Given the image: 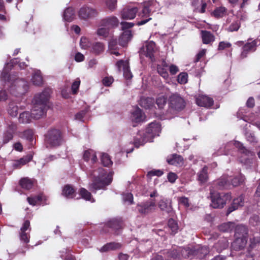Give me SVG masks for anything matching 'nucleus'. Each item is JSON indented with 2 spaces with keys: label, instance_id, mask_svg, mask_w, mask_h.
Listing matches in <instances>:
<instances>
[{
  "label": "nucleus",
  "instance_id": "46",
  "mask_svg": "<svg viewBox=\"0 0 260 260\" xmlns=\"http://www.w3.org/2000/svg\"><path fill=\"white\" fill-rule=\"evenodd\" d=\"M96 34L99 36L106 38L109 36V29L105 27L99 28L97 29Z\"/></svg>",
  "mask_w": 260,
  "mask_h": 260
},
{
  "label": "nucleus",
  "instance_id": "37",
  "mask_svg": "<svg viewBox=\"0 0 260 260\" xmlns=\"http://www.w3.org/2000/svg\"><path fill=\"white\" fill-rule=\"evenodd\" d=\"M227 9L224 7L216 8L212 13V15L216 18L223 17L226 15Z\"/></svg>",
  "mask_w": 260,
  "mask_h": 260
},
{
  "label": "nucleus",
  "instance_id": "33",
  "mask_svg": "<svg viewBox=\"0 0 260 260\" xmlns=\"http://www.w3.org/2000/svg\"><path fill=\"white\" fill-rule=\"evenodd\" d=\"M19 184L22 188L26 190L30 189L34 185L33 181L27 177L21 178L19 182Z\"/></svg>",
  "mask_w": 260,
  "mask_h": 260
},
{
  "label": "nucleus",
  "instance_id": "57",
  "mask_svg": "<svg viewBox=\"0 0 260 260\" xmlns=\"http://www.w3.org/2000/svg\"><path fill=\"white\" fill-rule=\"evenodd\" d=\"M163 172L160 170H154L148 172L147 176L151 178L153 176H161L163 174Z\"/></svg>",
  "mask_w": 260,
  "mask_h": 260
},
{
  "label": "nucleus",
  "instance_id": "49",
  "mask_svg": "<svg viewBox=\"0 0 260 260\" xmlns=\"http://www.w3.org/2000/svg\"><path fill=\"white\" fill-rule=\"evenodd\" d=\"M123 200L125 203H127L128 205L134 204V197L132 193H126L122 195Z\"/></svg>",
  "mask_w": 260,
  "mask_h": 260
},
{
  "label": "nucleus",
  "instance_id": "4",
  "mask_svg": "<svg viewBox=\"0 0 260 260\" xmlns=\"http://www.w3.org/2000/svg\"><path fill=\"white\" fill-rule=\"evenodd\" d=\"M63 134L57 128H50L44 135V143L47 148H54L64 143Z\"/></svg>",
  "mask_w": 260,
  "mask_h": 260
},
{
  "label": "nucleus",
  "instance_id": "2",
  "mask_svg": "<svg viewBox=\"0 0 260 260\" xmlns=\"http://www.w3.org/2000/svg\"><path fill=\"white\" fill-rule=\"evenodd\" d=\"M51 89L45 88L41 93L35 95L32 102L34 106L31 110L34 119H38L46 114L47 110V104L48 102Z\"/></svg>",
  "mask_w": 260,
  "mask_h": 260
},
{
  "label": "nucleus",
  "instance_id": "61",
  "mask_svg": "<svg viewBox=\"0 0 260 260\" xmlns=\"http://www.w3.org/2000/svg\"><path fill=\"white\" fill-rule=\"evenodd\" d=\"M178 202L180 204L183 205L185 207H189L190 206L189 199L188 198L185 197H182L179 198L178 199Z\"/></svg>",
  "mask_w": 260,
  "mask_h": 260
},
{
  "label": "nucleus",
  "instance_id": "62",
  "mask_svg": "<svg viewBox=\"0 0 260 260\" xmlns=\"http://www.w3.org/2000/svg\"><path fill=\"white\" fill-rule=\"evenodd\" d=\"M114 81V79L112 77H106L103 78L102 83L105 86H110Z\"/></svg>",
  "mask_w": 260,
  "mask_h": 260
},
{
  "label": "nucleus",
  "instance_id": "40",
  "mask_svg": "<svg viewBox=\"0 0 260 260\" xmlns=\"http://www.w3.org/2000/svg\"><path fill=\"white\" fill-rule=\"evenodd\" d=\"M167 102V98L165 95L158 96L156 99V104L159 109H163Z\"/></svg>",
  "mask_w": 260,
  "mask_h": 260
},
{
  "label": "nucleus",
  "instance_id": "27",
  "mask_svg": "<svg viewBox=\"0 0 260 260\" xmlns=\"http://www.w3.org/2000/svg\"><path fill=\"white\" fill-rule=\"evenodd\" d=\"M132 120L136 123L142 121L144 119L142 110L139 107H137L135 110L132 112Z\"/></svg>",
  "mask_w": 260,
  "mask_h": 260
},
{
  "label": "nucleus",
  "instance_id": "16",
  "mask_svg": "<svg viewBox=\"0 0 260 260\" xmlns=\"http://www.w3.org/2000/svg\"><path fill=\"white\" fill-rule=\"evenodd\" d=\"M138 12L137 7L130 6L124 8L121 12V18L124 20H131L134 19Z\"/></svg>",
  "mask_w": 260,
  "mask_h": 260
},
{
  "label": "nucleus",
  "instance_id": "64",
  "mask_svg": "<svg viewBox=\"0 0 260 260\" xmlns=\"http://www.w3.org/2000/svg\"><path fill=\"white\" fill-rule=\"evenodd\" d=\"M17 129V124L13 122H11L8 125L7 131H9L11 133L15 134Z\"/></svg>",
  "mask_w": 260,
  "mask_h": 260
},
{
  "label": "nucleus",
  "instance_id": "35",
  "mask_svg": "<svg viewBox=\"0 0 260 260\" xmlns=\"http://www.w3.org/2000/svg\"><path fill=\"white\" fill-rule=\"evenodd\" d=\"M75 17V11L73 8L69 7L67 8L63 13V18L68 22H71L73 20Z\"/></svg>",
  "mask_w": 260,
  "mask_h": 260
},
{
  "label": "nucleus",
  "instance_id": "58",
  "mask_svg": "<svg viewBox=\"0 0 260 260\" xmlns=\"http://www.w3.org/2000/svg\"><path fill=\"white\" fill-rule=\"evenodd\" d=\"M121 29L123 30H127L126 29L131 28L134 26V23L132 22H128L126 21H122L120 23Z\"/></svg>",
  "mask_w": 260,
  "mask_h": 260
},
{
  "label": "nucleus",
  "instance_id": "32",
  "mask_svg": "<svg viewBox=\"0 0 260 260\" xmlns=\"http://www.w3.org/2000/svg\"><path fill=\"white\" fill-rule=\"evenodd\" d=\"M33 118L32 113L29 111H24L21 113L19 117V121L21 123H29Z\"/></svg>",
  "mask_w": 260,
  "mask_h": 260
},
{
  "label": "nucleus",
  "instance_id": "45",
  "mask_svg": "<svg viewBox=\"0 0 260 260\" xmlns=\"http://www.w3.org/2000/svg\"><path fill=\"white\" fill-rule=\"evenodd\" d=\"M22 138H25L30 142L34 139V131L31 129H27L24 131L22 134Z\"/></svg>",
  "mask_w": 260,
  "mask_h": 260
},
{
  "label": "nucleus",
  "instance_id": "51",
  "mask_svg": "<svg viewBox=\"0 0 260 260\" xmlns=\"http://www.w3.org/2000/svg\"><path fill=\"white\" fill-rule=\"evenodd\" d=\"M18 108L17 106L10 104L8 109L9 114L12 117H16L18 114Z\"/></svg>",
  "mask_w": 260,
  "mask_h": 260
},
{
  "label": "nucleus",
  "instance_id": "41",
  "mask_svg": "<svg viewBox=\"0 0 260 260\" xmlns=\"http://www.w3.org/2000/svg\"><path fill=\"white\" fill-rule=\"evenodd\" d=\"M168 256L170 258V260H179L180 258V254L179 249H173L168 252Z\"/></svg>",
  "mask_w": 260,
  "mask_h": 260
},
{
  "label": "nucleus",
  "instance_id": "8",
  "mask_svg": "<svg viewBox=\"0 0 260 260\" xmlns=\"http://www.w3.org/2000/svg\"><path fill=\"white\" fill-rule=\"evenodd\" d=\"M156 207L155 201L153 200H149L138 203L136 207V209L141 215H146L154 212Z\"/></svg>",
  "mask_w": 260,
  "mask_h": 260
},
{
  "label": "nucleus",
  "instance_id": "48",
  "mask_svg": "<svg viewBox=\"0 0 260 260\" xmlns=\"http://www.w3.org/2000/svg\"><path fill=\"white\" fill-rule=\"evenodd\" d=\"M14 134L11 133L9 131H6L3 135V144H7L12 140L14 137Z\"/></svg>",
  "mask_w": 260,
  "mask_h": 260
},
{
  "label": "nucleus",
  "instance_id": "42",
  "mask_svg": "<svg viewBox=\"0 0 260 260\" xmlns=\"http://www.w3.org/2000/svg\"><path fill=\"white\" fill-rule=\"evenodd\" d=\"M101 159L102 164L105 167H110L113 164L110 156L107 153H103Z\"/></svg>",
  "mask_w": 260,
  "mask_h": 260
},
{
  "label": "nucleus",
  "instance_id": "3",
  "mask_svg": "<svg viewBox=\"0 0 260 260\" xmlns=\"http://www.w3.org/2000/svg\"><path fill=\"white\" fill-rule=\"evenodd\" d=\"M161 132V125L157 122H153L148 124L146 128L145 133H142L143 136L140 138H135L134 140V145L139 147L143 145L147 142H152L155 136H158ZM138 135L141 136L142 133L139 132Z\"/></svg>",
  "mask_w": 260,
  "mask_h": 260
},
{
  "label": "nucleus",
  "instance_id": "24",
  "mask_svg": "<svg viewBox=\"0 0 260 260\" xmlns=\"http://www.w3.org/2000/svg\"><path fill=\"white\" fill-rule=\"evenodd\" d=\"M132 37V34L131 30L124 31L119 38V44L122 47H125L131 40Z\"/></svg>",
  "mask_w": 260,
  "mask_h": 260
},
{
  "label": "nucleus",
  "instance_id": "52",
  "mask_svg": "<svg viewBox=\"0 0 260 260\" xmlns=\"http://www.w3.org/2000/svg\"><path fill=\"white\" fill-rule=\"evenodd\" d=\"M117 1V0H106V5L107 8L111 11H113L116 8Z\"/></svg>",
  "mask_w": 260,
  "mask_h": 260
},
{
  "label": "nucleus",
  "instance_id": "54",
  "mask_svg": "<svg viewBox=\"0 0 260 260\" xmlns=\"http://www.w3.org/2000/svg\"><path fill=\"white\" fill-rule=\"evenodd\" d=\"M80 85V80L79 78H77L76 80L72 83L71 89L73 94H76L78 91Z\"/></svg>",
  "mask_w": 260,
  "mask_h": 260
},
{
  "label": "nucleus",
  "instance_id": "30",
  "mask_svg": "<svg viewBox=\"0 0 260 260\" xmlns=\"http://www.w3.org/2000/svg\"><path fill=\"white\" fill-rule=\"evenodd\" d=\"M158 206L164 214H169L172 211V206L167 201L160 200L158 204Z\"/></svg>",
  "mask_w": 260,
  "mask_h": 260
},
{
  "label": "nucleus",
  "instance_id": "5",
  "mask_svg": "<svg viewBox=\"0 0 260 260\" xmlns=\"http://www.w3.org/2000/svg\"><path fill=\"white\" fill-rule=\"evenodd\" d=\"M234 230L235 240L232 246L236 250H241L244 247L247 242L248 229L246 226L239 224L235 225Z\"/></svg>",
  "mask_w": 260,
  "mask_h": 260
},
{
  "label": "nucleus",
  "instance_id": "59",
  "mask_svg": "<svg viewBox=\"0 0 260 260\" xmlns=\"http://www.w3.org/2000/svg\"><path fill=\"white\" fill-rule=\"evenodd\" d=\"M108 47L110 50H116L117 48V40L112 38L109 42Z\"/></svg>",
  "mask_w": 260,
  "mask_h": 260
},
{
  "label": "nucleus",
  "instance_id": "18",
  "mask_svg": "<svg viewBox=\"0 0 260 260\" xmlns=\"http://www.w3.org/2000/svg\"><path fill=\"white\" fill-rule=\"evenodd\" d=\"M107 226L116 232L124 228V222L121 218H115L110 220L106 223Z\"/></svg>",
  "mask_w": 260,
  "mask_h": 260
},
{
  "label": "nucleus",
  "instance_id": "20",
  "mask_svg": "<svg viewBox=\"0 0 260 260\" xmlns=\"http://www.w3.org/2000/svg\"><path fill=\"white\" fill-rule=\"evenodd\" d=\"M168 68L169 64L164 59L161 61V64L157 65V73L165 79H168L169 77L168 72Z\"/></svg>",
  "mask_w": 260,
  "mask_h": 260
},
{
  "label": "nucleus",
  "instance_id": "38",
  "mask_svg": "<svg viewBox=\"0 0 260 260\" xmlns=\"http://www.w3.org/2000/svg\"><path fill=\"white\" fill-rule=\"evenodd\" d=\"M168 226L169 229L171 231V234L172 235H175L178 232V223L176 221H175L173 218H170L169 219L168 222Z\"/></svg>",
  "mask_w": 260,
  "mask_h": 260
},
{
  "label": "nucleus",
  "instance_id": "21",
  "mask_svg": "<svg viewBox=\"0 0 260 260\" xmlns=\"http://www.w3.org/2000/svg\"><path fill=\"white\" fill-rule=\"evenodd\" d=\"M105 50V45L102 42L93 43L90 49L91 53L95 55H100L103 54Z\"/></svg>",
  "mask_w": 260,
  "mask_h": 260
},
{
  "label": "nucleus",
  "instance_id": "23",
  "mask_svg": "<svg viewBox=\"0 0 260 260\" xmlns=\"http://www.w3.org/2000/svg\"><path fill=\"white\" fill-rule=\"evenodd\" d=\"M62 194L68 199H73L76 196V190L70 184L65 185L62 191Z\"/></svg>",
  "mask_w": 260,
  "mask_h": 260
},
{
  "label": "nucleus",
  "instance_id": "56",
  "mask_svg": "<svg viewBox=\"0 0 260 260\" xmlns=\"http://www.w3.org/2000/svg\"><path fill=\"white\" fill-rule=\"evenodd\" d=\"M116 66L118 69V70L120 72L121 68H122L123 70L126 68L128 66L126 61L121 59L117 61Z\"/></svg>",
  "mask_w": 260,
  "mask_h": 260
},
{
  "label": "nucleus",
  "instance_id": "44",
  "mask_svg": "<svg viewBox=\"0 0 260 260\" xmlns=\"http://www.w3.org/2000/svg\"><path fill=\"white\" fill-rule=\"evenodd\" d=\"M79 194L83 199L86 201H90L92 195L90 192L84 188H81L79 190Z\"/></svg>",
  "mask_w": 260,
  "mask_h": 260
},
{
  "label": "nucleus",
  "instance_id": "17",
  "mask_svg": "<svg viewBox=\"0 0 260 260\" xmlns=\"http://www.w3.org/2000/svg\"><path fill=\"white\" fill-rule=\"evenodd\" d=\"M196 101L199 106L207 108L211 107L214 104V101L212 98L205 95H199L196 98Z\"/></svg>",
  "mask_w": 260,
  "mask_h": 260
},
{
  "label": "nucleus",
  "instance_id": "63",
  "mask_svg": "<svg viewBox=\"0 0 260 260\" xmlns=\"http://www.w3.org/2000/svg\"><path fill=\"white\" fill-rule=\"evenodd\" d=\"M32 158V156L31 155H27L25 157H23L18 159V162H19V164L22 166L28 162H29Z\"/></svg>",
  "mask_w": 260,
  "mask_h": 260
},
{
  "label": "nucleus",
  "instance_id": "9",
  "mask_svg": "<svg viewBox=\"0 0 260 260\" xmlns=\"http://www.w3.org/2000/svg\"><path fill=\"white\" fill-rule=\"evenodd\" d=\"M257 41L249 39L247 42L244 44L241 48V52L240 55L241 59H244L248 56L251 53L255 52L257 48Z\"/></svg>",
  "mask_w": 260,
  "mask_h": 260
},
{
  "label": "nucleus",
  "instance_id": "55",
  "mask_svg": "<svg viewBox=\"0 0 260 260\" xmlns=\"http://www.w3.org/2000/svg\"><path fill=\"white\" fill-rule=\"evenodd\" d=\"M207 50L206 49H203L200 50L198 54L196 55L194 59V62H198L200 61L203 57H205L206 54Z\"/></svg>",
  "mask_w": 260,
  "mask_h": 260
},
{
  "label": "nucleus",
  "instance_id": "60",
  "mask_svg": "<svg viewBox=\"0 0 260 260\" xmlns=\"http://www.w3.org/2000/svg\"><path fill=\"white\" fill-rule=\"evenodd\" d=\"M88 112L87 109L81 110L75 115V119L79 120H82Z\"/></svg>",
  "mask_w": 260,
  "mask_h": 260
},
{
  "label": "nucleus",
  "instance_id": "29",
  "mask_svg": "<svg viewBox=\"0 0 260 260\" xmlns=\"http://www.w3.org/2000/svg\"><path fill=\"white\" fill-rule=\"evenodd\" d=\"M121 247V244L116 242H110L104 245L101 247L100 251L102 252H107L109 250H114L119 249Z\"/></svg>",
  "mask_w": 260,
  "mask_h": 260
},
{
  "label": "nucleus",
  "instance_id": "6",
  "mask_svg": "<svg viewBox=\"0 0 260 260\" xmlns=\"http://www.w3.org/2000/svg\"><path fill=\"white\" fill-rule=\"evenodd\" d=\"M211 206L215 209L222 208L232 199V193H219L210 190Z\"/></svg>",
  "mask_w": 260,
  "mask_h": 260
},
{
  "label": "nucleus",
  "instance_id": "22",
  "mask_svg": "<svg viewBox=\"0 0 260 260\" xmlns=\"http://www.w3.org/2000/svg\"><path fill=\"white\" fill-rule=\"evenodd\" d=\"M167 161L171 165L182 166L184 163V159L180 155L173 154L168 157Z\"/></svg>",
  "mask_w": 260,
  "mask_h": 260
},
{
  "label": "nucleus",
  "instance_id": "53",
  "mask_svg": "<svg viewBox=\"0 0 260 260\" xmlns=\"http://www.w3.org/2000/svg\"><path fill=\"white\" fill-rule=\"evenodd\" d=\"M188 75L186 73H181L177 77V81L180 84H185L187 81Z\"/></svg>",
  "mask_w": 260,
  "mask_h": 260
},
{
  "label": "nucleus",
  "instance_id": "12",
  "mask_svg": "<svg viewBox=\"0 0 260 260\" xmlns=\"http://www.w3.org/2000/svg\"><path fill=\"white\" fill-rule=\"evenodd\" d=\"M31 231L30 224L29 220H25L19 233V238L21 242L27 244L30 240V231Z\"/></svg>",
  "mask_w": 260,
  "mask_h": 260
},
{
  "label": "nucleus",
  "instance_id": "26",
  "mask_svg": "<svg viewBox=\"0 0 260 260\" xmlns=\"http://www.w3.org/2000/svg\"><path fill=\"white\" fill-rule=\"evenodd\" d=\"M83 158L85 161H89L91 160V163L93 164L95 163L98 160L95 152L91 149L84 151Z\"/></svg>",
  "mask_w": 260,
  "mask_h": 260
},
{
  "label": "nucleus",
  "instance_id": "1",
  "mask_svg": "<svg viewBox=\"0 0 260 260\" xmlns=\"http://www.w3.org/2000/svg\"><path fill=\"white\" fill-rule=\"evenodd\" d=\"M93 178L91 182L89 184V189L93 193L98 190H106L113 180V174L111 172L107 173V170L103 168H99L93 172Z\"/></svg>",
  "mask_w": 260,
  "mask_h": 260
},
{
  "label": "nucleus",
  "instance_id": "13",
  "mask_svg": "<svg viewBox=\"0 0 260 260\" xmlns=\"http://www.w3.org/2000/svg\"><path fill=\"white\" fill-rule=\"evenodd\" d=\"M244 200L245 196L243 194H240L235 198L227 209L226 215L228 216L232 212L243 207L245 203Z\"/></svg>",
  "mask_w": 260,
  "mask_h": 260
},
{
  "label": "nucleus",
  "instance_id": "7",
  "mask_svg": "<svg viewBox=\"0 0 260 260\" xmlns=\"http://www.w3.org/2000/svg\"><path fill=\"white\" fill-rule=\"evenodd\" d=\"M168 106L169 110L178 112L184 109L186 102L179 94L175 93L169 96Z\"/></svg>",
  "mask_w": 260,
  "mask_h": 260
},
{
  "label": "nucleus",
  "instance_id": "34",
  "mask_svg": "<svg viewBox=\"0 0 260 260\" xmlns=\"http://www.w3.org/2000/svg\"><path fill=\"white\" fill-rule=\"evenodd\" d=\"M235 228V224L233 222L223 223L219 226V230L222 232H231Z\"/></svg>",
  "mask_w": 260,
  "mask_h": 260
},
{
  "label": "nucleus",
  "instance_id": "10",
  "mask_svg": "<svg viewBox=\"0 0 260 260\" xmlns=\"http://www.w3.org/2000/svg\"><path fill=\"white\" fill-rule=\"evenodd\" d=\"M156 50L157 48L155 43L153 41H150L146 43L145 46H143L140 49L139 53L141 56L145 55L149 57L151 61H154V53Z\"/></svg>",
  "mask_w": 260,
  "mask_h": 260
},
{
  "label": "nucleus",
  "instance_id": "14",
  "mask_svg": "<svg viewBox=\"0 0 260 260\" xmlns=\"http://www.w3.org/2000/svg\"><path fill=\"white\" fill-rule=\"evenodd\" d=\"M214 187L218 190L231 189L230 177L227 175H223L213 182Z\"/></svg>",
  "mask_w": 260,
  "mask_h": 260
},
{
  "label": "nucleus",
  "instance_id": "19",
  "mask_svg": "<svg viewBox=\"0 0 260 260\" xmlns=\"http://www.w3.org/2000/svg\"><path fill=\"white\" fill-rule=\"evenodd\" d=\"M179 252L180 257L187 258L190 257L194 256L198 254L199 250L194 248H190L189 247L180 248Z\"/></svg>",
  "mask_w": 260,
  "mask_h": 260
},
{
  "label": "nucleus",
  "instance_id": "43",
  "mask_svg": "<svg viewBox=\"0 0 260 260\" xmlns=\"http://www.w3.org/2000/svg\"><path fill=\"white\" fill-rule=\"evenodd\" d=\"M31 81L32 83L37 86H40L43 83V77L39 73H36L34 74Z\"/></svg>",
  "mask_w": 260,
  "mask_h": 260
},
{
  "label": "nucleus",
  "instance_id": "25",
  "mask_svg": "<svg viewBox=\"0 0 260 260\" xmlns=\"http://www.w3.org/2000/svg\"><path fill=\"white\" fill-rule=\"evenodd\" d=\"M201 36L203 43L204 44H209L215 41V36L209 31L202 30Z\"/></svg>",
  "mask_w": 260,
  "mask_h": 260
},
{
  "label": "nucleus",
  "instance_id": "47",
  "mask_svg": "<svg viewBox=\"0 0 260 260\" xmlns=\"http://www.w3.org/2000/svg\"><path fill=\"white\" fill-rule=\"evenodd\" d=\"M240 25L241 23L239 20L233 21L228 28L227 30L230 32L237 31L239 29Z\"/></svg>",
  "mask_w": 260,
  "mask_h": 260
},
{
  "label": "nucleus",
  "instance_id": "11",
  "mask_svg": "<svg viewBox=\"0 0 260 260\" xmlns=\"http://www.w3.org/2000/svg\"><path fill=\"white\" fill-rule=\"evenodd\" d=\"M98 14L99 12L96 9L86 6L82 7L78 12L79 17L84 20L94 18Z\"/></svg>",
  "mask_w": 260,
  "mask_h": 260
},
{
  "label": "nucleus",
  "instance_id": "50",
  "mask_svg": "<svg viewBox=\"0 0 260 260\" xmlns=\"http://www.w3.org/2000/svg\"><path fill=\"white\" fill-rule=\"evenodd\" d=\"M232 44L227 41H221L219 43L217 50L219 51H223L228 48H231Z\"/></svg>",
  "mask_w": 260,
  "mask_h": 260
},
{
  "label": "nucleus",
  "instance_id": "15",
  "mask_svg": "<svg viewBox=\"0 0 260 260\" xmlns=\"http://www.w3.org/2000/svg\"><path fill=\"white\" fill-rule=\"evenodd\" d=\"M119 20L114 16L107 17L101 20L100 22V25L103 27H106L108 29L114 28L117 27L119 24Z\"/></svg>",
  "mask_w": 260,
  "mask_h": 260
},
{
  "label": "nucleus",
  "instance_id": "31",
  "mask_svg": "<svg viewBox=\"0 0 260 260\" xmlns=\"http://www.w3.org/2000/svg\"><path fill=\"white\" fill-rule=\"evenodd\" d=\"M245 177L242 174L232 178L230 177V181L231 184V189L234 187L238 186L243 183L244 182Z\"/></svg>",
  "mask_w": 260,
  "mask_h": 260
},
{
  "label": "nucleus",
  "instance_id": "36",
  "mask_svg": "<svg viewBox=\"0 0 260 260\" xmlns=\"http://www.w3.org/2000/svg\"><path fill=\"white\" fill-rule=\"evenodd\" d=\"M154 102V101L153 98H144L141 99L140 105L145 109H150L153 106Z\"/></svg>",
  "mask_w": 260,
  "mask_h": 260
},
{
  "label": "nucleus",
  "instance_id": "28",
  "mask_svg": "<svg viewBox=\"0 0 260 260\" xmlns=\"http://www.w3.org/2000/svg\"><path fill=\"white\" fill-rule=\"evenodd\" d=\"M208 168L205 166L198 173V180L201 183H204L208 180Z\"/></svg>",
  "mask_w": 260,
  "mask_h": 260
},
{
  "label": "nucleus",
  "instance_id": "39",
  "mask_svg": "<svg viewBox=\"0 0 260 260\" xmlns=\"http://www.w3.org/2000/svg\"><path fill=\"white\" fill-rule=\"evenodd\" d=\"M92 44V43H91L87 38L84 37L81 38L80 45L82 49H90Z\"/></svg>",
  "mask_w": 260,
  "mask_h": 260
}]
</instances>
